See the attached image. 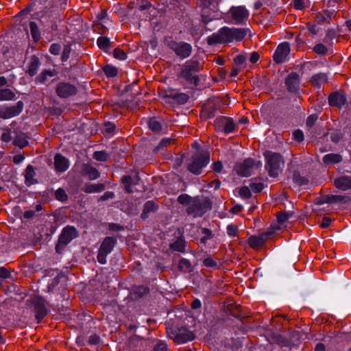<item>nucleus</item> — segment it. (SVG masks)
<instances>
[{"label":"nucleus","mask_w":351,"mask_h":351,"mask_svg":"<svg viewBox=\"0 0 351 351\" xmlns=\"http://www.w3.org/2000/svg\"><path fill=\"white\" fill-rule=\"evenodd\" d=\"M42 6L40 21L48 25L52 32L58 29L57 21L60 20L61 12L65 9L66 0H38Z\"/></svg>","instance_id":"obj_1"},{"label":"nucleus","mask_w":351,"mask_h":351,"mask_svg":"<svg viewBox=\"0 0 351 351\" xmlns=\"http://www.w3.org/2000/svg\"><path fill=\"white\" fill-rule=\"evenodd\" d=\"M178 202L186 206V213L194 218L202 217L207 211L211 210L213 202L208 197L190 195L183 193L178 196Z\"/></svg>","instance_id":"obj_2"},{"label":"nucleus","mask_w":351,"mask_h":351,"mask_svg":"<svg viewBox=\"0 0 351 351\" xmlns=\"http://www.w3.org/2000/svg\"><path fill=\"white\" fill-rule=\"evenodd\" d=\"M248 32V28L223 27L217 33L208 36L206 41L208 45L230 43L234 40L240 42Z\"/></svg>","instance_id":"obj_3"},{"label":"nucleus","mask_w":351,"mask_h":351,"mask_svg":"<svg viewBox=\"0 0 351 351\" xmlns=\"http://www.w3.org/2000/svg\"><path fill=\"white\" fill-rule=\"evenodd\" d=\"M202 68L199 61L188 60L180 66V71L177 77L179 80L185 81L190 85L197 86L199 82L197 73L202 70Z\"/></svg>","instance_id":"obj_4"},{"label":"nucleus","mask_w":351,"mask_h":351,"mask_svg":"<svg viewBox=\"0 0 351 351\" xmlns=\"http://www.w3.org/2000/svg\"><path fill=\"white\" fill-rule=\"evenodd\" d=\"M209 161V152L202 150L192 156L191 162L187 165V170L193 174L199 175L202 173V168L206 167Z\"/></svg>","instance_id":"obj_5"},{"label":"nucleus","mask_w":351,"mask_h":351,"mask_svg":"<svg viewBox=\"0 0 351 351\" xmlns=\"http://www.w3.org/2000/svg\"><path fill=\"white\" fill-rule=\"evenodd\" d=\"M267 159L266 168L268 170L269 175L271 177L276 178L282 171L284 166V160L282 156L278 153L267 152L265 154Z\"/></svg>","instance_id":"obj_6"},{"label":"nucleus","mask_w":351,"mask_h":351,"mask_svg":"<svg viewBox=\"0 0 351 351\" xmlns=\"http://www.w3.org/2000/svg\"><path fill=\"white\" fill-rule=\"evenodd\" d=\"M167 333L168 337L176 343L182 344L195 339L194 333L186 327L180 328H167Z\"/></svg>","instance_id":"obj_7"},{"label":"nucleus","mask_w":351,"mask_h":351,"mask_svg":"<svg viewBox=\"0 0 351 351\" xmlns=\"http://www.w3.org/2000/svg\"><path fill=\"white\" fill-rule=\"evenodd\" d=\"M78 237V232L75 228L71 226L64 227L59 237L56 245V251L60 254L63 249L75 238Z\"/></svg>","instance_id":"obj_8"},{"label":"nucleus","mask_w":351,"mask_h":351,"mask_svg":"<svg viewBox=\"0 0 351 351\" xmlns=\"http://www.w3.org/2000/svg\"><path fill=\"white\" fill-rule=\"evenodd\" d=\"M167 45L178 57L182 59L187 58L191 55L192 47L186 42L170 40L167 41Z\"/></svg>","instance_id":"obj_9"},{"label":"nucleus","mask_w":351,"mask_h":351,"mask_svg":"<svg viewBox=\"0 0 351 351\" xmlns=\"http://www.w3.org/2000/svg\"><path fill=\"white\" fill-rule=\"evenodd\" d=\"M33 307L36 319L40 323L42 319L48 314V310L46 306V300L41 296H35L31 300H27Z\"/></svg>","instance_id":"obj_10"},{"label":"nucleus","mask_w":351,"mask_h":351,"mask_svg":"<svg viewBox=\"0 0 351 351\" xmlns=\"http://www.w3.org/2000/svg\"><path fill=\"white\" fill-rule=\"evenodd\" d=\"M117 243V239L113 237H106L101 243L97 254V261L101 264L106 263V256L113 250Z\"/></svg>","instance_id":"obj_11"},{"label":"nucleus","mask_w":351,"mask_h":351,"mask_svg":"<svg viewBox=\"0 0 351 351\" xmlns=\"http://www.w3.org/2000/svg\"><path fill=\"white\" fill-rule=\"evenodd\" d=\"M215 130L225 134L233 132L236 129V124L231 117H219L214 121Z\"/></svg>","instance_id":"obj_12"},{"label":"nucleus","mask_w":351,"mask_h":351,"mask_svg":"<svg viewBox=\"0 0 351 351\" xmlns=\"http://www.w3.org/2000/svg\"><path fill=\"white\" fill-rule=\"evenodd\" d=\"M233 23L236 25H243L249 16L248 11L243 6L232 7L230 10Z\"/></svg>","instance_id":"obj_13"},{"label":"nucleus","mask_w":351,"mask_h":351,"mask_svg":"<svg viewBox=\"0 0 351 351\" xmlns=\"http://www.w3.org/2000/svg\"><path fill=\"white\" fill-rule=\"evenodd\" d=\"M24 104L19 101L14 106H6L0 109V118L7 119L19 115L23 110Z\"/></svg>","instance_id":"obj_14"},{"label":"nucleus","mask_w":351,"mask_h":351,"mask_svg":"<svg viewBox=\"0 0 351 351\" xmlns=\"http://www.w3.org/2000/svg\"><path fill=\"white\" fill-rule=\"evenodd\" d=\"M254 165L255 162L252 158H246L242 162L237 163L234 167V171L240 176L248 177L250 176Z\"/></svg>","instance_id":"obj_15"},{"label":"nucleus","mask_w":351,"mask_h":351,"mask_svg":"<svg viewBox=\"0 0 351 351\" xmlns=\"http://www.w3.org/2000/svg\"><path fill=\"white\" fill-rule=\"evenodd\" d=\"M162 97L164 98L172 99L173 102L176 104H184L189 99L187 94L180 93L177 90L171 88L165 90L163 93Z\"/></svg>","instance_id":"obj_16"},{"label":"nucleus","mask_w":351,"mask_h":351,"mask_svg":"<svg viewBox=\"0 0 351 351\" xmlns=\"http://www.w3.org/2000/svg\"><path fill=\"white\" fill-rule=\"evenodd\" d=\"M77 92V88L74 85L67 82L59 83L56 88V93L60 98H68L76 95Z\"/></svg>","instance_id":"obj_17"},{"label":"nucleus","mask_w":351,"mask_h":351,"mask_svg":"<svg viewBox=\"0 0 351 351\" xmlns=\"http://www.w3.org/2000/svg\"><path fill=\"white\" fill-rule=\"evenodd\" d=\"M289 53L290 46L289 43H282L277 47L273 55V60L276 64H281L285 62Z\"/></svg>","instance_id":"obj_18"},{"label":"nucleus","mask_w":351,"mask_h":351,"mask_svg":"<svg viewBox=\"0 0 351 351\" xmlns=\"http://www.w3.org/2000/svg\"><path fill=\"white\" fill-rule=\"evenodd\" d=\"M285 83L289 93H295L300 88V75L296 72H291L286 77Z\"/></svg>","instance_id":"obj_19"},{"label":"nucleus","mask_w":351,"mask_h":351,"mask_svg":"<svg viewBox=\"0 0 351 351\" xmlns=\"http://www.w3.org/2000/svg\"><path fill=\"white\" fill-rule=\"evenodd\" d=\"M347 101L346 96L341 92H333L328 96V104L330 106L341 108Z\"/></svg>","instance_id":"obj_20"},{"label":"nucleus","mask_w":351,"mask_h":351,"mask_svg":"<svg viewBox=\"0 0 351 351\" xmlns=\"http://www.w3.org/2000/svg\"><path fill=\"white\" fill-rule=\"evenodd\" d=\"M267 339L271 344H278L281 347H288L289 346V340L276 332H269L267 334Z\"/></svg>","instance_id":"obj_21"},{"label":"nucleus","mask_w":351,"mask_h":351,"mask_svg":"<svg viewBox=\"0 0 351 351\" xmlns=\"http://www.w3.org/2000/svg\"><path fill=\"white\" fill-rule=\"evenodd\" d=\"M217 110V107L213 101H208L203 106L200 112V117L204 119L212 118L215 116Z\"/></svg>","instance_id":"obj_22"},{"label":"nucleus","mask_w":351,"mask_h":351,"mask_svg":"<svg viewBox=\"0 0 351 351\" xmlns=\"http://www.w3.org/2000/svg\"><path fill=\"white\" fill-rule=\"evenodd\" d=\"M334 186L341 191H347L351 189V176H341L334 180Z\"/></svg>","instance_id":"obj_23"},{"label":"nucleus","mask_w":351,"mask_h":351,"mask_svg":"<svg viewBox=\"0 0 351 351\" xmlns=\"http://www.w3.org/2000/svg\"><path fill=\"white\" fill-rule=\"evenodd\" d=\"M54 166L56 171L64 172L69 167V160L62 154H57L54 157Z\"/></svg>","instance_id":"obj_24"},{"label":"nucleus","mask_w":351,"mask_h":351,"mask_svg":"<svg viewBox=\"0 0 351 351\" xmlns=\"http://www.w3.org/2000/svg\"><path fill=\"white\" fill-rule=\"evenodd\" d=\"M82 173L86 176L90 180H96L100 176V173L96 168L86 163L82 166Z\"/></svg>","instance_id":"obj_25"},{"label":"nucleus","mask_w":351,"mask_h":351,"mask_svg":"<svg viewBox=\"0 0 351 351\" xmlns=\"http://www.w3.org/2000/svg\"><path fill=\"white\" fill-rule=\"evenodd\" d=\"M158 209V205L153 200L146 202L143 205V209L141 217L145 219L151 213H155Z\"/></svg>","instance_id":"obj_26"},{"label":"nucleus","mask_w":351,"mask_h":351,"mask_svg":"<svg viewBox=\"0 0 351 351\" xmlns=\"http://www.w3.org/2000/svg\"><path fill=\"white\" fill-rule=\"evenodd\" d=\"M40 65L39 58L35 55L32 56L26 73L31 77L36 75Z\"/></svg>","instance_id":"obj_27"},{"label":"nucleus","mask_w":351,"mask_h":351,"mask_svg":"<svg viewBox=\"0 0 351 351\" xmlns=\"http://www.w3.org/2000/svg\"><path fill=\"white\" fill-rule=\"evenodd\" d=\"M328 82V76L326 73H319L313 75L310 80L312 86L320 88L322 85Z\"/></svg>","instance_id":"obj_28"},{"label":"nucleus","mask_w":351,"mask_h":351,"mask_svg":"<svg viewBox=\"0 0 351 351\" xmlns=\"http://www.w3.org/2000/svg\"><path fill=\"white\" fill-rule=\"evenodd\" d=\"M35 176L34 167L31 165H27L25 172V183L27 186H29L38 183V180L34 178Z\"/></svg>","instance_id":"obj_29"},{"label":"nucleus","mask_w":351,"mask_h":351,"mask_svg":"<svg viewBox=\"0 0 351 351\" xmlns=\"http://www.w3.org/2000/svg\"><path fill=\"white\" fill-rule=\"evenodd\" d=\"M265 237L261 234L258 236H250L248 238V244L253 249L260 248L265 243Z\"/></svg>","instance_id":"obj_30"},{"label":"nucleus","mask_w":351,"mask_h":351,"mask_svg":"<svg viewBox=\"0 0 351 351\" xmlns=\"http://www.w3.org/2000/svg\"><path fill=\"white\" fill-rule=\"evenodd\" d=\"M56 75L57 71L55 69H45L35 78V82L36 83L45 84L49 77H53Z\"/></svg>","instance_id":"obj_31"},{"label":"nucleus","mask_w":351,"mask_h":351,"mask_svg":"<svg viewBox=\"0 0 351 351\" xmlns=\"http://www.w3.org/2000/svg\"><path fill=\"white\" fill-rule=\"evenodd\" d=\"M105 188L104 184H86L82 191L86 193H93L103 191Z\"/></svg>","instance_id":"obj_32"},{"label":"nucleus","mask_w":351,"mask_h":351,"mask_svg":"<svg viewBox=\"0 0 351 351\" xmlns=\"http://www.w3.org/2000/svg\"><path fill=\"white\" fill-rule=\"evenodd\" d=\"M342 159L341 155L339 154H328L323 157L322 160L325 165H329L339 163Z\"/></svg>","instance_id":"obj_33"},{"label":"nucleus","mask_w":351,"mask_h":351,"mask_svg":"<svg viewBox=\"0 0 351 351\" xmlns=\"http://www.w3.org/2000/svg\"><path fill=\"white\" fill-rule=\"evenodd\" d=\"M330 204H346L351 202V197L348 195H329Z\"/></svg>","instance_id":"obj_34"},{"label":"nucleus","mask_w":351,"mask_h":351,"mask_svg":"<svg viewBox=\"0 0 351 351\" xmlns=\"http://www.w3.org/2000/svg\"><path fill=\"white\" fill-rule=\"evenodd\" d=\"M178 269L182 272L189 273L193 271V267L188 259L182 258L178 262Z\"/></svg>","instance_id":"obj_35"},{"label":"nucleus","mask_w":351,"mask_h":351,"mask_svg":"<svg viewBox=\"0 0 351 351\" xmlns=\"http://www.w3.org/2000/svg\"><path fill=\"white\" fill-rule=\"evenodd\" d=\"M147 125L149 128L154 132H159L162 128L161 123L155 117L149 119Z\"/></svg>","instance_id":"obj_36"},{"label":"nucleus","mask_w":351,"mask_h":351,"mask_svg":"<svg viewBox=\"0 0 351 351\" xmlns=\"http://www.w3.org/2000/svg\"><path fill=\"white\" fill-rule=\"evenodd\" d=\"M29 29L33 40L35 42L38 41L40 38V33L36 23L31 21L29 23Z\"/></svg>","instance_id":"obj_37"},{"label":"nucleus","mask_w":351,"mask_h":351,"mask_svg":"<svg viewBox=\"0 0 351 351\" xmlns=\"http://www.w3.org/2000/svg\"><path fill=\"white\" fill-rule=\"evenodd\" d=\"M14 97L15 93L10 89H0V101L12 100Z\"/></svg>","instance_id":"obj_38"},{"label":"nucleus","mask_w":351,"mask_h":351,"mask_svg":"<svg viewBox=\"0 0 351 351\" xmlns=\"http://www.w3.org/2000/svg\"><path fill=\"white\" fill-rule=\"evenodd\" d=\"M170 248L174 251L184 252L185 241L182 239H178L175 242L170 244Z\"/></svg>","instance_id":"obj_39"},{"label":"nucleus","mask_w":351,"mask_h":351,"mask_svg":"<svg viewBox=\"0 0 351 351\" xmlns=\"http://www.w3.org/2000/svg\"><path fill=\"white\" fill-rule=\"evenodd\" d=\"M121 182L124 184L125 191L128 193L133 192L132 186L133 184L132 178L130 176L125 175L121 178Z\"/></svg>","instance_id":"obj_40"},{"label":"nucleus","mask_w":351,"mask_h":351,"mask_svg":"<svg viewBox=\"0 0 351 351\" xmlns=\"http://www.w3.org/2000/svg\"><path fill=\"white\" fill-rule=\"evenodd\" d=\"M293 181L298 186L306 185L308 180L300 175L299 171H295L293 174Z\"/></svg>","instance_id":"obj_41"},{"label":"nucleus","mask_w":351,"mask_h":351,"mask_svg":"<svg viewBox=\"0 0 351 351\" xmlns=\"http://www.w3.org/2000/svg\"><path fill=\"white\" fill-rule=\"evenodd\" d=\"M246 59L247 56L244 53L237 55L233 60L234 66L243 70L245 67Z\"/></svg>","instance_id":"obj_42"},{"label":"nucleus","mask_w":351,"mask_h":351,"mask_svg":"<svg viewBox=\"0 0 351 351\" xmlns=\"http://www.w3.org/2000/svg\"><path fill=\"white\" fill-rule=\"evenodd\" d=\"M97 44L102 50H106L110 47V41L108 37L100 36L97 39Z\"/></svg>","instance_id":"obj_43"},{"label":"nucleus","mask_w":351,"mask_h":351,"mask_svg":"<svg viewBox=\"0 0 351 351\" xmlns=\"http://www.w3.org/2000/svg\"><path fill=\"white\" fill-rule=\"evenodd\" d=\"M330 136V139L332 142L337 143L343 137V134L337 130H334L332 132H328L324 134V136Z\"/></svg>","instance_id":"obj_44"},{"label":"nucleus","mask_w":351,"mask_h":351,"mask_svg":"<svg viewBox=\"0 0 351 351\" xmlns=\"http://www.w3.org/2000/svg\"><path fill=\"white\" fill-rule=\"evenodd\" d=\"M202 233L204 234V237H202L199 240V242L202 244L205 245L208 239H211L214 237L213 232L206 228H202Z\"/></svg>","instance_id":"obj_45"},{"label":"nucleus","mask_w":351,"mask_h":351,"mask_svg":"<svg viewBox=\"0 0 351 351\" xmlns=\"http://www.w3.org/2000/svg\"><path fill=\"white\" fill-rule=\"evenodd\" d=\"M54 196L57 200L61 202H65L68 199V195L65 190L62 188L57 189L54 193Z\"/></svg>","instance_id":"obj_46"},{"label":"nucleus","mask_w":351,"mask_h":351,"mask_svg":"<svg viewBox=\"0 0 351 351\" xmlns=\"http://www.w3.org/2000/svg\"><path fill=\"white\" fill-rule=\"evenodd\" d=\"M173 141H174L173 139L170 138L162 139L160 141V143H158V145L156 147H155V148L153 149V152L155 154L157 153L160 149H162L165 147H166L167 145H170L171 143H172L173 142Z\"/></svg>","instance_id":"obj_47"},{"label":"nucleus","mask_w":351,"mask_h":351,"mask_svg":"<svg viewBox=\"0 0 351 351\" xmlns=\"http://www.w3.org/2000/svg\"><path fill=\"white\" fill-rule=\"evenodd\" d=\"M103 71L106 75L108 77H112L117 75V69L111 65H106L103 67Z\"/></svg>","instance_id":"obj_48"},{"label":"nucleus","mask_w":351,"mask_h":351,"mask_svg":"<svg viewBox=\"0 0 351 351\" xmlns=\"http://www.w3.org/2000/svg\"><path fill=\"white\" fill-rule=\"evenodd\" d=\"M93 158L97 161L105 162L109 158V155L105 151L95 152Z\"/></svg>","instance_id":"obj_49"},{"label":"nucleus","mask_w":351,"mask_h":351,"mask_svg":"<svg viewBox=\"0 0 351 351\" xmlns=\"http://www.w3.org/2000/svg\"><path fill=\"white\" fill-rule=\"evenodd\" d=\"M149 292V289L145 286H138L134 289V294L137 295L138 297L141 298L147 295Z\"/></svg>","instance_id":"obj_50"},{"label":"nucleus","mask_w":351,"mask_h":351,"mask_svg":"<svg viewBox=\"0 0 351 351\" xmlns=\"http://www.w3.org/2000/svg\"><path fill=\"white\" fill-rule=\"evenodd\" d=\"M93 29L95 32H97L98 34H104L107 29L106 27L101 23V21H95L93 25Z\"/></svg>","instance_id":"obj_51"},{"label":"nucleus","mask_w":351,"mask_h":351,"mask_svg":"<svg viewBox=\"0 0 351 351\" xmlns=\"http://www.w3.org/2000/svg\"><path fill=\"white\" fill-rule=\"evenodd\" d=\"M313 51L317 54L324 56L328 53L327 47L322 43L317 44L313 47Z\"/></svg>","instance_id":"obj_52"},{"label":"nucleus","mask_w":351,"mask_h":351,"mask_svg":"<svg viewBox=\"0 0 351 351\" xmlns=\"http://www.w3.org/2000/svg\"><path fill=\"white\" fill-rule=\"evenodd\" d=\"M239 195L244 199H249L251 197L252 193L250 186H242L239 190Z\"/></svg>","instance_id":"obj_53"},{"label":"nucleus","mask_w":351,"mask_h":351,"mask_svg":"<svg viewBox=\"0 0 351 351\" xmlns=\"http://www.w3.org/2000/svg\"><path fill=\"white\" fill-rule=\"evenodd\" d=\"M113 56L115 58L120 60H124L127 58V54L119 48H116L114 49Z\"/></svg>","instance_id":"obj_54"},{"label":"nucleus","mask_w":351,"mask_h":351,"mask_svg":"<svg viewBox=\"0 0 351 351\" xmlns=\"http://www.w3.org/2000/svg\"><path fill=\"white\" fill-rule=\"evenodd\" d=\"M250 188L254 193H260L263 189L264 184L262 182H252Z\"/></svg>","instance_id":"obj_55"},{"label":"nucleus","mask_w":351,"mask_h":351,"mask_svg":"<svg viewBox=\"0 0 351 351\" xmlns=\"http://www.w3.org/2000/svg\"><path fill=\"white\" fill-rule=\"evenodd\" d=\"M307 0H293V6L297 10H303L306 8Z\"/></svg>","instance_id":"obj_56"},{"label":"nucleus","mask_w":351,"mask_h":351,"mask_svg":"<svg viewBox=\"0 0 351 351\" xmlns=\"http://www.w3.org/2000/svg\"><path fill=\"white\" fill-rule=\"evenodd\" d=\"M318 119V115L316 114L308 116L306 119V124L308 127H312Z\"/></svg>","instance_id":"obj_57"},{"label":"nucleus","mask_w":351,"mask_h":351,"mask_svg":"<svg viewBox=\"0 0 351 351\" xmlns=\"http://www.w3.org/2000/svg\"><path fill=\"white\" fill-rule=\"evenodd\" d=\"M167 345L163 341H159L154 347L153 351H167Z\"/></svg>","instance_id":"obj_58"},{"label":"nucleus","mask_w":351,"mask_h":351,"mask_svg":"<svg viewBox=\"0 0 351 351\" xmlns=\"http://www.w3.org/2000/svg\"><path fill=\"white\" fill-rule=\"evenodd\" d=\"M14 145H16V146H18L21 148H23L24 147H25L28 143H27V141L24 139V138H16L14 141Z\"/></svg>","instance_id":"obj_59"},{"label":"nucleus","mask_w":351,"mask_h":351,"mask_svg":"<svg viewBox=\"0 0 351 351\" xmlns=\"http://www.w3.org/2000/svg\"><path fill=\"white\" fill-rule=\"evenodd\" d=\"M237 232H238V228L235 225L231 224L227 227V233L228 235H230L231 237H235L237 234Z\"/></svg>","instance_id":"obj_60"},{"label":"nucleus","mask_w":351,"mask_h":351,"mask_svg":"<svg viewBox=\"0 0 351 351\" xmlns=\"http://www.w3.org/2000/svg\"><path fill=\"white\" fill-rule=\"evenodd\" d=\"M325 203L330 204L329 195L321 196L315 199V204L317 205H322Z\"/></svg>","instance_id":"obj_61"},{"label":"nucleus","mask_w":351,"mask_h":351,"mask_svg":"<svg viewBox=\"0 0 351 351\" xmlns=\"http://www.w3.org/2000/svg\"><path fill=\"white\" fill-rule=\"evenodd\" d=\"M100 342V337L96 335H92L88 337V343L89 345H97Z\"/></svg>","instance_id":"obj_62"},{"label":"nucleus","mask_w":351,"mask_h":351,"mask_svg":"<svg viewBox=\"0 0 351 351\" xmlns=\"http://www.w3.org/2000/svg\"><path fill=\"white\" fill-rule=\"evenodd\" d=\"M203 264L207 267H215L217 266L216 261H214L211 257L205 258L203 261Z\"/></svg>","instance_id":"obj_63"},{"label":"nucleus","mask_w":351,"mask_h":351,"mask_svg":"<svg viewBox=\"0 0 351 351\" xmlns=\"http://www.w3.org/2000/svg\"><path fill=\"white\" fill-rule=\"evenodd\" d=\"M293 138L298 142H302L304 140L303 132L300 130H296L293 133Z\"/></svg>","instance_id":"obj_64"}]
</instances>
